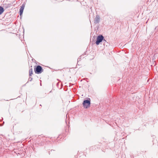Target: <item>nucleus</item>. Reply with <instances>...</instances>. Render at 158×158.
Wrapping results in <instances>:
<instances>
[{"mask_svg":"<svg viewBox=\"0 0 158 158\" xmlns=\"http://www.w3.org/2000/svg\"><path fill=\"white\" fill-rule=\"evenodd\" d=\"M102 40L106 42V41L104 39V37L102 35H99L97 37V40L96 41L95 43L96 44L98 45Z\"/></svg>","mask_w":158,"mask_h":158,"instance_id":"obj_1","label":"nucleus"},{"mask_svg":"<svg viewBox=\"0 0 158 158\" xmlns=\"http://www.w3.org/2000/svg\"><path fill=\"white\" fill-rule=\"evenodd\" d=\"M90 104V100H86L84 101L83 105L85 108H87L89 107Z\"/></svg>","mask_w":158,"mask_h":158,"instance_id":"obj_2","label":"nucleus"},{"mask_svg":"<svg viewBox=\"0 0 158 158\" xmlns=\"http://www.w3.org/2000/svg\"><path fill=\"white\" fill-rule=\"evenodd\" d=\"M34 70L36 73H41L43 71V69L40 65H37L36 68H35Z\"/></svg>","mask_w":158,"mask_h":158,"instance_id":"obj_3","label":"nucleus"},{"mask_svg":"<svg viewBox=\"0 0 158 158\" xmlns=\"http://www.w3.org/2000/svg\"><path fill=\"white\" fill-rule=\"evenodd\" d=\"M100 20V17L98 15H96V17L94 19V23L95 24L99 23Z\"/></svg>","mask_w":158,"mask_h":158,"instance_id":"obj_4","label":"nucleus"},{"mask_svg":"<svg viewBox=\"0 0 158 158\" xmlns=\"http://www.w3.org/2000/svg\"><path fill=\"white\" fill-rule=\"evenodd\" d=\"M25 5L23 4L22 5L20 6V8L19 10V15L21 16L23 14V10L24 9L25 7Z\"/></svg>","mask_w":158,"mask_h":158,"instance_id":"obj_5","label":"nucleus"},{"mask_svg":"<svg viewBox=\"0 0 158 158\" xmlns=\"http://www.w3.org/2000/svg\"><path fill=\"white\" fill-rule=\"evenodd\" d=\"M4 11L3 8L1 6H0V15L2 14Z\"/></svg>","mask_w":158,"mask_h":158,"instance_id":"obj_6","label":"nucleus"},{"mask_svg":"<svg viewBox=\"0 0 158 158\" xmlns=\"http://www.w3.org/2000/svg\"><path fill=\"white\" fill-rule=\"evenodd\" d=\"M33 74V70L31 68L29 70V75L30 76H31Z\"/></svg>","mask_w":158,"mask_h":158,"instance_id":"obj_7","label":"nucleus"},{"mask_svg":"<svg viewBox=\"0 0 158 158\" xmlns=\"http://www.w3.org/2000/svg\"><path fill=\"white\" fill-rule=\"evenodd\" d=\"M32 80V77H30L29 78L28 80L30 81H31Z\"/></svg>","mask_w":158,"mask_h":158,"instance_id":"obj_8","label":"nucleus"}]
</instances>
